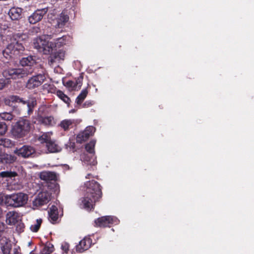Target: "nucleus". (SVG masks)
Returning a JSON list of instances; mask_svg holds the SVG:
<instances>
[{
  "label": "nucleus",
  "mask_w": 254,
  "mask_h": 254,
  "mask_svg": "<svg viewBox=\"0 0 254 254\" xmlns=\"http://www.w3.org/2000/svg\"><path fill=\"white\" fill-rule=\"evenodd\" d=\"M91 243L92 240L90 238L85 237L81 240L79 243V244L76 246V251L79 253H82L90 248Z\"/></svg>",
  "instance_id": "19"
},
{
  "label": "nucleus",
  "mask_w": 254,
  "mask_h": 254,
  "mask_svg": "<svg viewBox=\"0 0 254 254\" xmlns=\"http://www.w3.org/2000/svg\"><path fill=\"white\" fill-rule=\"evenodd\" d=\"M75 112V111H74V110H71L69 112H70V113H73V112Z\"/></svg>",
  "instance_id": "52"
},
{
  "label": "nucleus",
  "mask_w": 254,
  "mask_h": 254,
  "mask_svg": "<svg viewBox=\"0 0 254 254\" xmlns=\"http://www.w3.org/2000/svg\"><path fill=\"white\" fill-rule=\"evenodd\" d=\"M33 125L30 121L22 119L17 121L11 130L12 135L15 138H21L27 135L33 128Z\"/></svg>",
  "instance_id": "4"
},
{
  "label": "nucleus",
  "mask_w": 254,
  "mask_h": 254,
  "mask_svg": "<svg viewBox=\"0 0 254 254\" xmlns=\"http://www.w3.org/2000/svg\"><path fill=\"white\" fill-rule=\"evenodd\" d=\"M12 144V141L8 138H0V145L8 148L10 147Z\"/></svg>",
  "instance_id": "36"
},
{
  "label": "nucleus",
  "mask_w": 254,
  "mask_h": 254,
  "mask_svg": "<svg viewBox=\"0 0 254 254\" xmlns=\"http://www.w3.org/2000/svg\"><path fill=\"white\" fill-rule=\"evenodd\" d=\"M24 225L23 223H19L16 226V230L19 232H21L24 231Z\"/></svg>",
  "instance_id": "43"
},
{
  "label": "nucleus",
  "mask_w": 254,
  "mask_h": 254,
  "mask_svg": "<svg viewBox=\"0 0 254 254\" xmlns=\"http://www.w3.org/2000/svg\"><path fill=\"white\" fill-rule=\"evenodd\" d=\"M92 105V103L90 101H86L83 104V107H89L90 106Z\"/></svg>",
  "instance_id": "47"
},
{
  "label": "nucleus",
  "mask_w": 254,
  "mask_h": 254,
  "mask_svg": "<svg viewBox=\"0 0 254 254\" xmlns=\"http://www.w3.org/2000/svg\"><path fill=\"white\" fill-rule=\"evenodd\" d=\"M17 157L12 154L5 152H0V164L3 165H10L15 162Z\"/></svg>",
  "instance_id": "18"
},
{
  "label": "nucleus",
  "mask_w": 254,
  "mask_h": 254,
  "mask_svg": "<svg viewBox=\"0 0 254 254\" xmlns=\"http://www.w3.org/2000/svg\"><path fill=\"white\" fill-rule=\"evenodd\" d=\"M0 248L2 254H21L20 248L12 249L11 242L5 237L0 239Z\"/></svg>",
  "instance_id": "8"
},
{
  "label": "nucleus",
  "mask_w": 254,
  "mask_h": 254,
  "mask_svg": "<svg viewBox=\"0 0 254 254\" xmlns=\"http://www.w3.org/2000/svg\"><path fill=\"white\" fill-rule=\"evenodd\" d=\"M95 131V128L93 126L87 127L84 130L80 132L76 136V142L81 143L86 141Z\"/></svg>",
  "instance_id": "15"
},
{
  "label": "nucleus",
  "mask_w": 254,
  "mask_h": 254,
  "mask_svg": "<svg viewBox=\"0 0 254 254\" xmlns=\"http://www.w3.org/2000/svg\"><path fill=\"white\" fill-rule=\"evenodd\" d=\"M2 215V209L0 208V218L1 217Z\"/></svg>",
  "instance_id": "50"
},
{
  "label": "nucleus",
  "mask_w": 254,
  "mask_h": 254,
  "mask_svg": "<svg viewBox=\"0 0 254 254\" xmlns=\"http://www.w3.org/2000/svg\"><path fill=\"white\" fill-rule=\"evenodd\" d=\"M119 222V220L117 217L111 216L101 217L95 220L96 225L100 227H110V225H116Z\"/></svg>",
  "instance_id": "11"
},
{
  "label": "nucleus",
  "mask_w": 254,
  "mask_h": 254,
  "mask_svg": "<svg viewBox=\"0 0 254 254\" xmlns=\"http://www.w3.org/2000/svg\"><path fill=\"white\" fill-rule=\"evenodd\" d=\"M57 95L62 100L64 103L66 104H69L70 102L69 98L66 96L64 93L61 90H58L57 91Z\"/></svg>",
  "instance_id": "34"
},
{
  "label": "nucleus",
  "mask_w": 254,
  "mask_h": 254,
  "mask_svg": "<svg viewBox=\"0 0 254 254\" xmlns=\"http://www.w3.org/2000/svg\"><path fill=\"white\" fill-rule=\"evenodd\" d=\"M60 31L54 30V32H51L49 34H47V39H53L54 42H53V50L54 48H60L66 44L67 38L69 37L67 36H63L62 37H58V33Z\"/></svg>",
  "instance_id": "9"
},
{
  "label": "nucleus",
  "mask_w": 254,
  "mask_h": 254,
  "mask_svg": "<svg viewBox=\"0 0 254 254\" xmlns=\"http://www.w3.org/2000/svg\"><path fill=\"white\" fill-rule=\"evenodd\" d=\"M86 188L84 197L81 199L80 205L87 210L93 208V203L101 197L102 192L100 185L92 180L85 184Z\"/></svg>",
  "instance_id": "2"
},
{
  "label": "nucleus",
  "mask_w": 254,
  "mask_h": 254,
  "mask_svg": "<svg viewBox=\"0 0 254 254\" xmlns=\"http://www.w3.org/2000/svg\"><path fill=\"white\" fill-rule=\"evenodd\" d=\"M64 85L69 88V90H76L75 83L73 80H68L64 83Z\"/></svg>",
  "instance_id": "41"
},
{
  "label": "nucleus",
  "mask_w": 254,
  "mask_h": 254,
  "mask_svg": "<svg viewBox=\"0 0 254 254\" xmlns=\"http://www.w3.org/2000/svg\"><path fill=\"white\" fill-rule=\"evenodd\" d=\"M50 193L47 191L39 193L33 201V205L39 207L47 204L50 200Z\"/></svg>",
  "instance_id": "13"
},
{
  "label": "nucleus",
  "mask_w": 254,
  "mask_h": 254,
  "mask_svg": "<svg viewBox=\"0 0 254 254\" xmlns=\"http://www.w3.org/2000/svg\"><path fill=\"white\" fill-rule=\"evenodd\" d=\"M19 63L23 67H8L3 70V76L6 79H16L24 78L34 72V66L36 64L35 57L30 55L23 57Z\"/></svg>",
  "instance_id": "1"
},
{
  "label": "nucleus",
  "mask_w": 254,
  "mask_h": 254,
  "mask_svg": "<svg viewBox=\"0 0 254 254\" xmlns=\"http://www.w3.org/2000/svg\"><path fill=\"white\" fill-rule=\"evenodd\" d=\"M52 134V133L51 132H45L40 136L38 139L41 143H45L47 146V144L52 140L51 138Z\"/></svg>",
  "instance_id": "27"
},
{
  "label": "nucleus",
  "mask_w": 254,
  "mask_h": 254,
  "mask_svg": "<svg viewBox=\"0 0 254 254\" xmlns=\"http://www.w3.org/2000/svg\"><path fill=\"white\" fill-rule=\"evenodd\" d=\"M2 35L0 34V42L2 41Z\"/></svg>",
  "instance_id": "51"
},
{
  "label": "nucleus",
  "mask_w": 254,
  "mask_h": 254,
  "mask_svg": "<svg viewBox=\"0 0 254 254\" xmlns=\"http://www.w3.org/2000/svg\"><path fill=\"white\" fill-rule=\"evenodd\" d=\"M64 56L65 53L63 50H59L52 53L48 58L49 64L52 66L56 65L60 61L64 60Z\"/></svg>",
  "instance_id": "16"
},
{
  "label": "nucleus",
  "mask_w": 254,
  "mask_h": 254,
  "mask_svg": "<svg viewBox=\"0 0 254 254\" xmlns=\"http://www.w3.org/2000/svg\"><path fill=\"white\" fill-rule=\"evenodd\" d=\"M11 188L9 189L11 190H19L20 189L21 186L19 184H17L16 185L14 184V186L13 187L12 185H10Z\"/></svg>",
  "instance_id": "46"
},
{
  "label": "nucleus",
  "mask_w": 254,
  "mask_h": 254,
  "mask_svg": "<svg viewBox=\"0 0 254 254\" xmlns=\"http://www.w3.org/2000/svg\"><path fill=\"white\" fill-rule=\"evenodd\" d=\"M41 32L40 28L37 26H34L31 30V32L35 34L39 33Z\"/></svg>",
  "instance_id": "44"
},
{
  "label": "nucleus",
  "mask_w": 254,
  "mask_h": 254,
  "mask_svg": "<svg viewBox=\"0 0 254 254\" xmlns=\"http://www.w3.org/2000/svg\"><path fill=\"white\" fill-rule=\"evenodd\" d=\"M62 248L63 250H64L65 252L67 253L68 250V246L67 245H65L64 246H62Z\"/></svg>",
  "instance_id": "48"
},
{
  "label": "nucleus",
  "mask_w": 254,
  "mask_h": 254,
  "mask_svg": "<svg viewBox=\"0 0 254 254\" xmlns=\"http://www.w3.org/2000/svg\"><path fill=\"white\" fill-rule=\"evenodd\" d=\"M42 223V219H37L36 222L33 224L31 225L30 227L31 231L33 232H37L40 228Z\"/></svg>",
  "instance_id": "32"
},
{
  "label": "nucleus",
  "mask_w": 254,
  "mask_h": 254,
  "mask_svg": "<svg viewBox=\"0 0 254 254\" xmlns=\"http://www.w3.org/2000/svg\"><path fill=\"white\" fill-rule=\"evenodd\" d=\"M14 117V116L10 112L0 113V118L4 121H11Z\"/></svg>",
  "instance_id": "33"
},
{
  "label": "nucleus",
  "mask_w": 254,
  "mask_h": 254,
  "mask_svg": "<svg viewBox=\"0 0 254 254\" xmlns=\"http://www.w3.org/2000/svg\"><path fill=\"white\" fill-rule=\"evenodd\" d=\"M40 178L46 182L55 181L57 180V175L54 172L44 171L40 173Z\"/></svg>",
  "instance_id": "21"
},
{
  "label": "nucleus",
  "mask_w": 254,
  "mask_h": 254,
  "mask_svg": "<svg viewBox=\"0 0 254 254\" xmlns=\"http://www.w3.org/2000/svg\"><path fill=\"white\" fill-rule=\"evenodd\" d=\"M44 73H39L30 77L26 83V87L28 89H33L40 86L45 80Z\"/></svg>",
  "instance_id": "10"
},
{
  "label": "nucleus",
  "mask_w": 254,
  "mask_h": 254,
  "mask_svg": "<svg viewBox=\"0 0 254 254\" xmlns=\"http://www.w3.org/2000/svg\"><path fill=\"white\" fill-rule=\"evenodd\" d=\"M88 93L86 89H83L80 94L77 96L76 99V102L77 105H80L86 98Z\"/></svg>",
  "instance_id": "30"
},
{
  "label": "nucleus",
  "mask_w": 254,
  "mask_h": 254,
  "mask_svg": "<svg viewBox=\"0 0 254 254\" xmlns=\"http://www.w3.org/2000/svg\"><path fill=\"white\" fill-rule=\"evenodd\" d=\"M40 122L41 124L48 126H53L56 124L52 116L41 117L40 118Z\"/></svg>",
  "instance_id": "24"
},
{
  "label": "nucleus",
  "mask_w": 254,
  "mask_h": 254,
  "mask_svg": "<svg viewBox=\"0 0 254 254\" xmlns=\"http://www.w3.org/2000/svg\"><path fill=\"white\" fill-rule=\"evenodd\" d=\"M17 213L9 211L6 214V221L8 225H14L17 222Z\"/></svg>",
  "instance_id": "23"
},
{
  "label": "nucleus",
  "mask_w": 254,
  "mask_h": 254,
  "mask_svg": "<svg viewBox=\"0 0 254 254\" xmlns=\"http://www.w3.org/2000/svg\"><path fill=\"white\" fill-rule=\"evenodd\" d=\"M48 10V7L37 9L28 17V21L32 24L38 22L42 19Z\"/></svg>",
  "instance_id": "12"
},
{
  "label": "nucleus",
  "mask_w": 254,
  "mask_h": 254,
  "mask_svg": "<svg viewBox=\"0 0 254 254\" xmlns=\"http://www.w3.org/2000/svg\"><path fill=\"white\" fill-rule=\"evenodd\" d=\"M4 103L8 106H12V103H18L22 104H26L27 107V114L31 115L34 111L35 107L37 106V98L33 94H30L27 100L17 95H10L5 99Z\"/></svg>",
  "instance_id": "3"
},
{
  "label": "nucleus",
  "mask_w": 254,
  "mask_h": 254,
  "mask_svg": "<svg viewBox=\"0 0 254 254\" xmlns=\"http://www.w3.org/2000/svg\"><path fill=\"white\" fill-rule=\"evenodd\" d=\"M95 143L96 142L95 140H91L85 146V149L86 151L91 154V155L94 153V146Z\"/></svg>",
  "instance_id": "35"
},
{
  "label": "nucleus",
  "mask_w": 254,
  "mask_h": 254,
  "mask_svg": "<svg viewBox=\"0 0 254 254\" xmlns=\"http://www.w3.org/2000/svg\"><path fill=\"white\" fill-rule=\"evenodd\" d=\"M82 80H83V77L81 76H80L78 77L77 79H75L74 80V82L75 83V86L76 89V90H78L81 87L82 84Z\"/></svg>",
  "instance_id": "40"
},
{
  "label": "nucleus",
  "mask_w": 254,
  "mask_h": 254,
  "mask_svg": "<svg viewBox=\"0 0 254 254\" xmlns=\"http://www.w3.org/2000/svg\"><path fill=\"white\" fill-rule=\"evenodd\" d=\"M6 228V226L5 224L3 222L0 221V237L4 233Z\"/></svg>",
  "instance_id": "42"
},
{
  "label": "nucleus",
  "mask_w": 254,
  "mask_h": 254,
  "mask_svg": "<svg viewBox=\"0 0 254 254\" xmlns=\"http://www.w3.org/2000/svg\"><path fill=\"white\" fill-rule=\"evenodd\" d=\"M49 213V220L52 223H54L58 219V211L56 206L52 205L50 208Z\"/></svg>",
  "instance_id": "22"
},
{
  "label": "nucleus",
  "mask_w": 254,
  "mask_h": 254,
  "mask_svg": "<svg viewBox=\"0 0 254 254\" xmlns=\"http://www.w3.org/2000/svg\"><path fill=\"white\" fill-rule=\"evenodd\" d=\"M54 251V246L51 243H47L41 250V254H50Z\"/></svg>",
  "instance_id": "29"
},
{
  "label": "nucleus",
  "mask_w": 254,
  "mask_h": 254,
  "mask_svg": "<svg viewBox=\"0 0 254 254\" xmlns=\"http://www.w3.org/2000/svg\"><path fill=\"white\" fill-rule=\"evenodd\" d=\"M74 124V120L65 119L63 120L60 124V127L65 131L68 130L72 128Z\"/></svg>",
  "instance_id": "26"
},
{
  "label": "nucleus",
  "mask_w": 254,
  "mask_h": 254,
  "mask_svg": "<svg viewBox=\"0 0 254 254\" xmlns=\"http://www.w3.org/2000/svg\"><path fill=\"white\" fill-rule=\"evenodd\" d=\"M14 153L19 156L23 158H28L35 153V150L32 146L29 145H23L22 147L16 148L14 150Z\"/></svg>",
  "instance_id": "14"
},
{
  "label": "nucleus",
  "mask_w": 254,
  "mask_h": 254,
  "mask_svg": "<svg viewBox=\"0 0 254 254\" xmlns=\"http://www.w3.org/2000/svg\"><path fill=\"white\" fill-rule=\"evenodd\" d=\"M28 196L23 192H18L9 195L8 206L19 207L24 206L27 202Z\"/></svg>",
  "instance_id": "7"
},
{
  "label": "nucleus",
  "mask_w": 254,
  "mask_h": 254,
  "mask_svg": "<svg viewBox=\"0 0 254 254\" xmlns=\"http://www.w3.org/2000/svg\"><path fill=\"white\" fill-rule=\"evenodd\" d=\"M81 159L85 162H86V163L88 164H89L90 165H95L97 163L96 161L95 160L94 158H93L92 157H90V156L86 154H83L82 155H81Z\"/></svg>",
  "instance_id": "31"
},
{
  "label": "nucleus",
  "mask_w": 254,
  "mask_h": 254,
  "mask_svg": "<svg viewBox=\"0 0 254 254\" xmlns=\"http://www.w3.org/2000/svg\"><path fill=\"white\" fill-rule=\"evenodd\" d=\"M12 144V141L8 138H0V145L8 148L10 147Z\"/></svg>",
  "instance_id": "37"
},
{
  "label": "nucleus",
  "mask_w": 254,
  "mask_h": 254,
  "mask_svg": "<svg viewBox=\"0 0 254 254\" xmlns=\"http://www.w3.org/2000/svg\"><path fill=\"white\" fill-rule=\"evenodd\" d=\"M20 170L21 171L23 170V167L21 166H18V171H20Z\"/></svg>",
  "instance_id": "49"
},
{
  "label": "nucleus",
  "mask_w": 254,
  "mask_h": 254,
  "mask_svg": "<svg viewBox=\"0 0 254 254\" xmlns=\"http://www.w3.org/2000/svg\"><path fill=\"white\" fill-rule=\"evenodd\" d=\"M7 130V126L4 122H0V136L4 135Z\"/></svg>",
  "instance_id": "39"
},
{
  "label": "nucleus",
  "mask_w": 254,
  "mask_h": 254,
  "mask_svg": "<svg viewBox=\"0 0 254 254\" xmlns=\"http://www.w3.org/2000/svg\"><path fill=\"white\" fill-rule=\"evenodd\" d=\"M50 39H47V35L44 38L40 37L35 39L33 42L34 48L44 54H50L53 50V42H49Z\"/></svg>",
  "instance_id": "6"
},
{
  "label": "nucleus",
  "mask_w": 254,
  "mask_h": 254,
  "mask_svg": "<svg viewBox=\"0 0 254 254\" xmlns=\"http://www.w3.org/2000/svg\"><path fill=\"white\" fill-rule=\"evenodd\" d=\"M24 51V47L21 43L14 40L8 44L2 51V55L6 59L16 58L20 56Z\"/></svg>",
  "instance_id": "5"
},
{
  "label": "nucleus",
  "mask_w": 254,
  "mask_h": 254,
  "mask_svg": "<svg viewBox=\"0 0 254 254\" xmlns=\"http://www.w3.org/2000/svg\"><path fill=\"white\" fill-rule=\"evenodd\" d=\"M46 147L48 151L51 153L58 152L61 150L60 146L56 143L55 141L54 140H52L50 143L47 144Z\"/></svg>",
  "instance_id": "25"
},
{
  "label": "nucleus",
  "mask_w": 254,
  "mask_h": 254,
  "mask_svg": "<svg viewBox=\"0 0 254 254\" xmlns=\"http://www.w3.org/2000/svg\"><path fill=\"white\" fill-rule=\"evenodd\" d=\"M9 195L5 194L4 193H0V205L5 204L8 206V200L9 199Z\"/></svg>",
  "instance_id": "38"
},
{
  "label": "nucleus",
  "mask_w": 254,
  "mask_h": 254,
  "mask_svg": "<svg viewBox=\"0 0 254 254\" xmlns=\"http://www.w3.org/2000/svg\"><path fill=\"white\" fill-rule=\"evenodd\" d=\"M22 9L19 7H12L8 12V15L12 20H18L21 17Z\"/></svg>",
  "instance_id": "20"
},
{
  "label": "nucleus",
  "mask_w": 254,
  "mask_h": 254,
  "mask_svg": "<svg viewBox=\"0 0 254 254\" xmlns=\"http://www.w3.org/2000/svg\"><path fill=\"white\" fill-rule=\"evenodd\" d=\"M90 175V174H88L87 176H86V178H89V176Z\"/></svg>",
  "instance_id": "53"
},
{
  "label": "nucleus",
  "mask_w": 254,
  "mask_h": 254,
  "mask_svg": "<svg viewBox=\"0 0 254 254\" xmlns=\"http://www.w3.org/2000/svg\"><path fill=\"white\" fill-rule=\"evenodd\" d=\"M5 80L4 79H0V90L2 89L5 86Z\"/></svg>",
  "instance_id": "45"
},
{
  "label": "nucleus",
  "mask_w": 254,
  "mask_h": 254,
  "mask_svg": "<svg viewBox=\"0 0 254 254\" xmlns=\"http://www.w3.org/2000/svg\"><path fill=\"white\" fill-rule=\"evenodd\" d=\"M18 176V173L15 171H2L0 172V177L1 178H12Z\"/></svg>",
  "instance_id": "28"
},
{
  "label": "nucleus",
  "mask_w": 254,
  "mask_h": 254,
  "mask_svg": "<svg viewBox=\"0 0 254 254\" xmlns=\"http://www.w3.org/2000/svg\"><path fill=\"white\" fill-rule=\"evenodd\" d=\"M68 20L69 17L67 14L65 12L63 11L58 15L55 19L54 26L56 28H62L64 26Z\"/></svg>",
  "instance_id": "17"
}]
</instances>
